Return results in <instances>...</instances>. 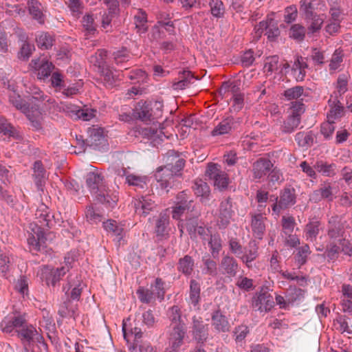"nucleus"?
Instances as JSON below:
<instances>
[{
    "label": "nucleus",
    "mask_w": 352,
    "mask_h": 352,
    "mask_svg": "<svg viewBox=\"0 0 352 352\" xmlns=\"http://www.w3.org/2000/svg\"><path fill=\"white\" fill-rule=\"evenodd\" d=\"M34 215L40 226L35 223L30 224L31 232L28 239L29 248L32 252H47V246L45 244L47 238L41 226L51 228L53 216L51 215L48 207L44 204H40Z\"/></svg>",
    "instance_id": "nucleus-1"
},
{
    "label": "nucleus",
    "mask_w": 352,
    "mask_h": 352,
    "mask_svg": "<svg viewBox=\"0 0 352 352\" xmlns=\"http://www.w3.org/2000/svg\"><path fill=\"white\" fill-rule=\"evenodd\" d=\"M169 157H174L177 158L175 164H167L164 166H160L157 168L154 177L161 189H165L166 192H168L170 189H174L179 187L181 182L178 181V177L181 176L180 171L184 167V159L179 157V153L175 151H170L168 153Z\"/></svg>",
    "instance_id": "nucleus-2"
},
{
    "label": "nucleus",
    "mask_w": 352,
    "mask_h": 352,
    "mask_svg": "<svg viewBox=\"0 0 352 352\" xmlns=\"http://www.w3.org/2000/svg\"><path fill=\"white\" fill-rule=\"evenodd\" d=\"M349 226L346 221H342V217L334 214L329 218L327 226V235L329 241L337 242L342 246V252L346 255L352 254V246L346 239V229Z\"/></svg>",
    "instance_id": "nucleus-3"
},
{
    "label": "nucleus",
    "mask_w": 352,
    "mask_h": 352,
    "mask_svg": "<svg viewBox=\"0 0 352 352\" xmlns=\"http://www.w3.org/2000/svg\"><path fill=\"white\" fill-rule=\"evenodd\" d=\"M86 185L89 189L90 192L94 195L100 203L109 204V206L113 207L116 204V199L109 201L108 199L109 195H106L107 187L104 184V177L100 173L90 172L87 174Z\"/></svg>",
    "instance_id": "nucleus-4"
},
{
    "label": "nucleus",
    "mask_w": 352,
    "mask_h": 352,
    "mask_svg": "<svg viewBox=\"0 0 352 352\" xmlns=\"http://www.w3.org/2000/svg\"><path fill=\"white\" fill-rule=\"evenodd\" d=\"M270 200L274 201L272 204V211L277 216L280 215V211L296 203V195L294 188H285L280 190L279 199L278 197L271 195Z\"/></svg>",
    "instance_id": "nucleus-5"
},
{
    "label": "nucleus",
    "mask_w": 352,
    "mask_h": 352,
    "mask_svg": "<svg viewBox=\"0 0 352 352\" xmlns=\"http://www.w3.org/2000/svg\"><path fill=\"white\" fill-rule=\"evenodd\" d=\"M175 204L171 211L172 219L178 220L186 211L193 208V199L188 190H183L176 195Z\"/></svg>",
    "instance_id": "nucleus-6"
},
{
    "label": "nucleus",
    "mask_w": 352,
    "mask_h": 352,
    "mask_svg": "<svg viewBox=\"0 0 352 352\" xmlns=\"http://www.w3.org/2000/svg\"><path fill=\"white\" fill-rule=\"evenodd\" d=\"M122 333L123 338L128 342L129 335H134L135 340L133 344L129 347L131 352H134L136 348L140 347V340L142 338V329L139 327V322H136L135 320L133 322H131L130 318L122 322Z\"/></svg>",
    "instance_id": "nucleus-7"
},
{
    "label": "nucleus",
    "mask_w": 352,
    "mask_h": 352,
    "mask_svg": "<svg viewBox=\"0 0 352 352\" xmlns=\"http://www.w3.org/2000/svg\"><path fill=\"white\" fill-rule=\"evenodd\" d=\"M69 272V267H60L54 269L50 266L45 265L41 267L39 271L40 278L46 283L47 285L55 286L56 283L60 280L66 273Z\"/></svg>",
    "instance_id": "nucleus-8"
},
{
    "label": "nucleus",
    "mask_w": 352,
    "mask_h": 352,
    "mask_svg": "<svg viewBox=\"0 0 352 352\" xmlns=\"http://www.w3.org/2000/svg\"><path fill=\"white\" fill-rule=\"evenodd\" d=\"M206 175L213 181L214 186L219 189H225L228 185V174L219 169L218 164L210 162L206 170Z\"/></svg>",
    "instance_id": "nucleus-9"
},
{
    "label": "nucleus",
    "mask_w": 352,
    "mask_h": 352,
    "mask_svg": "<svg viewBox=\"0 0 352 352\" xmlns=\"http://www.w3.org/2000/svg\"><path fill=\"white\" fill-rule=\"evenodd\" d=\"M154 198L153 195H143L135 198L132 203L134 204L135 213L144 217L148 216L149 212L153 211L157 206Z\"/></svg>",
    "instance_id": "nucleus-10"
},
{
    "label": "nucleus",
    "mask_w": 352,
    "mask_h": 352,
    "mask_svg": "<svg viewBox=\"0 0 352 352\" xmlns=\"http://www.w3.org/2000/svg\"><path fill=\"white\" fill-rule=\"evenodd\" d=\"M220 273L227 278H235L241 267L236 258L227 254L222 256L219 265Z\"/></svg>",
    "instance_id": "nucleus-11"
},
{
    "label": "nucleus",
    "mask_w": 352,
    "mask_h": 352,
    "mask_svg": "<svg viewBox=\"0 0 352 352\" xmlns=\"http://www.w3.org/2000/svg\"><path fill=\"white\" fill-rule=\"evenodd\" d=\"M234 214L232 210V199L228 197L221 201L219 207L218 226L219 228L225 229L230 223Z\"/></svg>",
    "instance_id": "nucleus-12"
},
{
    "label": "nucleus",
    "mask_w": 352,
    "mask_h": 352,
    "mask_svg": "<svg viewBox=\"0 0 352 352\" xmlns=\"http://www.w3.org/2000/svg\"><path fill=\"white\" fill-rule=\"evenodd\" d=\"M182 228H186L189 236L191 239L197 238V234L205 239L206 235V230L205 227L199 225L198 216L188 215L186 220L182 221V223L179 224Z\"/></svg>",
    "instance_id": "nucleus-13"
},
{
    "label": "nucleus",
    "mask_w": 352,
    "mask_h": 352,
    "mask_svg": "<svg viewBox=\"0 0 352 352\" xmlns=\"http://www.w3.org/2000/svg\"><path fill=\"white\" fill-rule=\"evenodd\" d=\"M22 113L25 114L26 118L28 119L33 131L38 132L43 131L44 113L38 105L34 104L33 106H31L30 109Z\"/></svg>",
    "instance_id": "nucleus-14"
},
{
    "label": "nucleus",
    "mask_w": 352,
    "mask_h": 352,
    "mask_svg": "<svg viewBox=\"0 0 352 352\" xmlns=\"http://www.w3.org/2000/svg\"><path fill=\"white\" fill-rule=\"evenodd\" d=\"M186 334V326H169L168 342L172 351L176 352L179 350L180 346L184 343V338Z\"/></svg>",
    "instance_id": "nucleus-15"
},
{
    "label": "nucleus",
    "mask_w": 352,
    "mask_h": 352,
    "mask_svg": "<svg viewBox=\"0 0 352 352\" xmlns=\"http://www.w3.org/2000/svg\"><path fill=\"white\" fill-rule=\"evenodd\" d=\"M333 199V187L329 182H324L320 184L318 189L313 191L309 195V200L315 204H318L322 200L331 202Z\"/></svg>",
    "instance_id": "nucleus-16"
},
{
    "label": "nucleus",
    "mask_w": 352,
    "mask_h": 352,
    "mask_svg": "<svg viewBox=\"0 0 352 352\" xmlns=\"http://www.w3.org/2000/svg\"><path fill=\"white\" fill-rule=\"evenodd\" d=\"M273 164L270 160L267 158H259L253 162L252 172L253 179L256 182H260L270 172Z\"/></svg>",
    "instance_id": "nucleus-17"
},
{
    "label": "nucleus",
    "mask_w": 352,
    "mask_h": 352,
    "mask_svg": "<svg viewBox=\"0 0 352 352\" xmlns=\"http://www.w3.org/2000/svg\"><path fill=\"white\" fill-rule=\"evenodd\" d=\"M29 66L36 72L37 78L40 80L48 78L54 69L52 63L44 58L31 60Z\"/></svg>",
    "instance_id": "nucleus-18"
},
{
    "label": "nucleus",
    "mask_w": 352,
    "mask_h": 352,
    "mask_svg": "<svg viewBox=\"0 0 352 352\" xmlns=\"http://www.w3.org/2000/svg\"><path fill=\"white\" fill-rule=\"evenodd\" d=\"M208 325L204 324L201 318H192V338L198 344H203L208 338Z\"/></svg>",
    "instance_id": "nucleus-19"
},
{
    "label": "nucleus",
    "mask_w": 352,
    "mask_h": 352,
    "mask_svg": "<svg viewBox=\"0 0 352 352\" xmlns=\"http://www.w3.org/2000/svg\"><path fill=\"white\" fill-rule=\"evenodd\" d=\"M274 307V300L267 292L260 293L252 301V307L256 311L268 312Z\"/></svg>",
    "instance_id": "nucleus-20"
},
{
    "label": "nucleus",
    "mask_w": 352,
    "mask_h": 352,
    "mask_svg": "<svg viewBox=\"0 0 352 352\" xmlns=\"http://www.w3.org/2000/svg\"><path fill=\"white\" fill-rule=\"evenodd\" d=\"M26 325V318L25 315H13L10 318H5L0 322V329L3 333H10L14 329L21 328Z\"/></svg>",
    "instance_id": "nucleus-21"
},
{
    "label": "nucleus",
    "mask_w": 352,
    "mask_h": 352,
    "mask_svg": "<svg viewBox=\"0 0 352 352\" xmlns=\"http://www.w3.org/2000/svg\"><path fill=\"white\" fill-rule=\"evenodd\" d=\"M211 324L218 333H227L230 330V324L222 311L217 309L211 314Z\"/></svg>",
    "instance_id": "nucleus-22"
},
{
    "label": "nucleus",
    "mask_w": 352,
    "mask_h": 352,
    "mask_svg": "<svg viewBox=\"0 0 352 352\" xmlns=\"http://www.w3.org/2000/svg\"><path fill=\"white\" fill-rule=\"evenodd\" d=\"M194 195L199 197L202 204H208L210 199V189L209 185L201 179H196L192 186Z\"/></svg>",
    "instance_id": "nucleus-23"
},
{
    "label": "nucleus",
    "mask_w": 352,
    "mask_h": 352,
    "mask_svg": "<svg viewBox=\"0 0 352 352\" xmlns=\"http://www.w3.org/2000/svg\"><path fill=\"white\" fill-rule=\"evenodd\" d=\"M196 80L197 77L191 71L184 70L179 72L177 80L172 82L171 88L176 91L182 90L188 87Z\"/></svg>",
    "instance_id": "nucleus-24"
},
{
    "label": "nucleus",
    "mask_w": 352,
    "mask_h": 352,
    "mask_svg": "<svg viewBox=\"0 0 352 352\" xmlns=\"http://www.w3.org/2000/svg\"><path fill=\"white\" fill-rule=\"evenodd\" d=\"M32 169L34 184L38 190H42L47 179V170L45 169L43 162L40 160L34 162Z\"/></svg>",
    "instance_id": "nucleus-25"
},
{
    "label": "nucleus",
    "mask_w": 352,
    "mask_h": 352,
    "mask_svg": "<svg viewBox=\"0 0 352 352\" xmlns=\"http://www.w3.org/2000/svg\"><path fill=\"white\" fill-rule=\"evenodd\" d=\"M257 30L261 34L265 31V35L270 41L275 40L280 34V30L272 19L259 22Z\"/></svg>",
    "instance_id": "nucleus-26"
},
{
    "label": "nucleus",
    "mask_w": 352,
    "mask_h": 352,
    "mask_svg": "<svg viewBox=\"0 0 352 352\" xmlns=\"http://www.w3.org/2000/svg\"><path fill=\"white\" fill-rule=\"evenodd\" d=\"M236 120L233 117L230 116L227 118H223L222 121L217 124L214 129L211 131V135L219 136L223 134L229 133L232 128L235 126Z\"/></svg>",
    "instance_id": "nucleus-27"
},
{
    "label": "nucleus",
    "mask_w": 352,
    "mask_h": 352,
    "mask_svg": "<svg viewBox=\"0 0 352 352\" xmlns=\"http://www.w3.org/2000/svg\"><path fill=\"white\" fill-rule=\"evenodd\" d=\"M266 219L267 218L263 216L262 213L252 214L250 226H252V232L255 236L259 239H262L265 230H266V226L264 223Z\"/></svg>",
    "instance_id": "nucleus-28"
},
{
    "label": "nucleus",
    "mask_w": 352,
    "mask_h": 352,
    "mask_svg": "<svg viewBox=\"0 0 352 352\" xmlns=\"http://www.w3.org/2000/svg\"><path fill=\"white\" fill-rule=\"evenodd\" d=\"M17 337L20 338L22 344L26 349L31 342L34 341V336L36 334V330L34 327L32 325H25L21 329L17 330Z\"/></svg>",
    "instance_id": "nucleus-29"
},
{
    "label": "nucleus",
    "mask_w": 352,
    "mask_h": 352,
    "mask_svg": "<svg viewBox=\"0 0 352 352\" xmlns=\"http://www.w3.org/2000/svg\"><path fill=\"white\" fill-rule=\"evenodd\" d=\"M258 246L256 245L254 241H250L248 245V248L245 249L244 253L237 256L241 258L242 263H245L246 267H251V263L258 258Z\"/></svg>",
    "instance_id": "nucleus-30"
},
{
    "label": "nucleus",
    "mask_w": 352,
    "mask_h": 352,
    "mask_svg": "<svg viewBox=\"0 0 352 352\" xmlns=\"http://www.w3.org/2000/svg\"><path fill=\"white\" fill-rule=\"evenodd\" d=\"M302 19H305L307 25V35H311L318 32L324 23L323 14H316Z\"/></svg>",
    "instance_id": "nucleus-31"
},
{
    "label": "nucleus",
    "mask_w": 352,
    "mask_h": 352,
    "mask_svg": "<svg viewBox=\"0 0 352 352\" xmlns=\"http://www.w3.org/2000/svg\"><path fill=\"white\" fill-rule=\"evenodd\" d=\"M122 174H118L126 176V182L128 185L135 186L139 189H144L147 185L148 177L146 176H140L132 173L127 174L125 168H122Z\"/></svg>",
    "instance_id": "nucleus-32"
},
{
    "label": "nucleus",
    "mask_w": 352,
    "mask_h": 352,
    "mask_svg": "<svg viewBox=\"0 0 352 352\" xmlns=\"http://www.w3.org/2000/svg\"><path fill=\"white\" fill-rule=\"evenodd\" d=\"M307 64L303 61L302 56H298L296 60H294L292 67V74L296 80L298 82H302L306 76V69Z\"/></svg>",
    "instance_id": "nucleus-33"
},
{
    "label": "nucleus",
    "mask_w": 352,
    "mask_h": 352,
    "mask_svg": "<svg viewBox=\"0 0 352 352\" xmlns=\"http://www.w3.org/2000/svg\"><path fill=\"white\" fill-rule=\"evenodd\" d=\"M194 259L190 255H185L179 258L177 263V270L186 277L192 274L194 270Z\"/></svg>",
    "instance_id": "nucleus-34"
},
{
    "label": "nucleus",
    "mask_w": 352,
    "mask_h": 352,
    "mask_svg": "<svg viewBox=\"0 0 352 352\" xmlns=\"http://www.w3.org/2000/svg\"><path fill=\"white\" fill-rule=\"evenodd\" d=\"M153 102H143L140 101L134 109V115L136 118L140 119L141 121L148 123V112L152 111Z\"/></svg>",
    "instance_id": "nucleus-35"
},
{
    "label": "nucleus",
    "mask_w": 352,
    "mask_h": 352,
    "mask_svg": "<svg viewBox=\"0 0 352 352\" xmlns=\"http://www.w3.org/2000/svg\"><path fill=\"white\" fill-rule=\"evenodd\" d=\"M250 333V329L248 325L241 324L234 327L232 330V338L234 339L236 344L242 346L245 344V338Z\"/></svg>",
    "instance_id": "nucleus-36"
},
{
    "label": "nucleus",
    "mask_w": 352,
    "mask_h": 352,
    "mask_svg": "<svg viewBox=\"0 0 352 352\" xmlns=\"http://www.w3.org/2000/svg\"><path fill=\"white\" fill-rule=\"evenodd\" d=\"M320 221L312 219L305 226V232L307 241H315L320 232Z\"/></svg>",
    "instance_id": "nucleus-37"
},
{
    "label": "nucleus",
    "mask_w": 352,
    "mask_h": 352,
    "mask_svg": "<svg viewBox=\"0 0 352 352\" xmlns=\"http://www.w3.org/2000/svg\"><path fill=\"white\" fill-rule=\"evenodd\" d=\"M78 307L76 305H74L69 299L66 300L60 307L58 310V314L61 318H75L77 316Z\"/></svg>",
    "instance_id": "nucleus-38"
},
{
    "label": "nucleus",
    "mask_w": 352,
    "mask_h": 352,
    "mask_svg": "<svg viewBox=\"0 0 352 352\" xmlns=\"http://www.w3.org/2000/svg\"><path fill=\"white\" fill-rule=\"evenodd\" d=\"M201 285L195 279H191L189 283V302L194 307H196L201 300Z\"/></svg>",
    "instance_id": "nucleus-39"
},
{
    "label": "nucleus",
    "mask_w": 352,
    "mask_h": 352,
    "mask_svg": "<svg viewBox=\"0 0 352 352\" xmlns=\"http://www.w3.org/2000/svg\"><path fill=\"white\" fill-rule=\"evenodd\" d=\"M36 43H37L38 47L47 50L51 49L55 39L54 36L48 32H41L36 36Z\"/></svg>",
    "instance_id": "nucleus-40"
},
{
    "label": "nucleus",
    "mask_w": 352,
    "mask_h": 352,
    "mask_svg": "<svg viewBox=\"0 0 352 352\" xmlns=\"http://www.w3.org/2000/svg\"><path fill=\"white\" fill-rule=\"evenodd\" d=\"M310 254L311 250L308 244H305L301 247L297 248L296 253L294 254V260H296L298 268H300L307 263V258Z\"/></svg>",
    "instance_id": "nucleus-41"
},
{
    "label": "nucleus",
    "mask_w": 352,
    "mask_h": 352,
    "mask_svg": "<svg viewBox=\"0 0 352 352\" xmlns=\"http://www.w3.org/2000/svg\"><path fill=\"white\" fill-rule=\"evenodd\" d=\"M330 107L329 112L327 115L329 120L338 119L341 118L344 111V107H342L340 101L337 99H329L328 101Z\"/></svg>",
    "instance_id": "nucleus-42"
},
{
    "label": "nucleus",
    "mask_w": 352,
    "mask_h": 352,
    "mask_svg": "<svg viewBox=\"0 0 352 352\" xmlns=\"http://www.w3.org/2000/svg\"><path fill=\"white\" fill-rule=\"evenodd\" d=\"M87 133L89 139L87 141L91 146H99L104 141V130L101 128H89Z\"/></svg>",
    "instance_id": "nucleus-43"
},
{
    "label": "nucleus",
    "mask_w": 352,
    "mask_h": 352,
    "mask_svg": "<svg viewBox=\"0 0 352 352\" xmlns=\"http://www.w3.org/2000/svg\"><path fill=\"white\" fill-rule=\"evenodd\" d=\"M12 265L11 255L8 252L0 253V276L8 278Z\"/></svg>",
    "instance_id": "nucleus-44"
},
{
    "label": "nucleus",
    "mask_w": 352,
    "mask_h": 352,
    "mask_svg": "<svg viewBox=\"0 0 352 352\" xmlns=\"http://www.w3.org/2000/svg\"><path fill=\"white\" fill-rule=\"evenodd\" d=\"M300 122L301 118H294L287 116V118H285L283 120V124H281L280 130L281 133L285 134L294 133V131L298 129Z\"/></svg>",
    "instance_id": "nucleus-45"
},
{
    "label": "nucleus",
    "mask_w": 352,
    "mask_h": 352,
    "mask_svg": "<svg viewBox=\"0 0 352 352\" xmlns=\"http://www.w3.org/2000/svg\"><path fill=\"white\" fill-rule=\"evenodd\" d=\"M169 225V217L167 214H160L156 220L155 233L157 237H165L168 234L167 227Z\"/></svg>",
    "instance_id": "nucleus-46"
},
{
    "label": "nucleus",
    "mask_w": 352,
    "mask_h": 352,
    "mask_svg": "<svg viewBox=\"0 0 352 352\" xmlns=\"http://www.w3.org/2000/svg\"><path fill=\"white\" fill-rule=\"evenodd\" d=\"M136 295H138L139 300L144 304H152L155 302V298H157L153 289L143 286L139 287L136 290Z\"/></svg>",
    "instance_id": "nucleus-47"
},
{
    "label": "nucleus",
    "mask_w": 352,
    "mask_h": 352,
    "mask_svg": "<svg viewBox=\"0 0 352 352\" xmlns=\"http://www.w3.org/2000/svg\"><path fill=\"white\" fill-rule=\"evenodd\" d=\"M296 141L302 148H309L314 143V134L311 131L298 132L296 135Z\"/></svg>",
    "instance_id": "nucleus-48"
},
{
    "label": "nucleus",
    "mask_w": 352,
    "mask_h": 352,
    "mask_svg": "<svg viewBox=\"0 0 352 352\" xmlns=\"http://www.w3.org/2000/svg\"><path fill=\"white\" fill-rule=\"evenodd\" d=\"M82 25L84 33L87 37H89L95 34L96 32V25L94 22V18L91 14H86L82 19Z\"/></svg>",
    "instance_id": "nucleus-49"
},
{
    "label": "nucleus",
    "mask_w": 352,
    "mask_h": 352,
    "mask_svg": "<svg viewBox=\"0 0 352 352\" xmlns=\"http://www.w3.org/2000/svg\"><path fill=\"white\" fill-rule=\"evenodd\" d=\"M181 316H182V312L181 311L180 307L179 306L174 305L170 307L168 311H167V316H168L169 320L170 322V326H185L184 322L181 318Z\"/></svg>",
    "instance_id": "nucleus-50"
},
{
    "label": "nucleus",
    "mask_w": 352,
    "mask_h": 352,
    "mask_svg": "<svg viewBox=\"0 0 352 352\" xmlns=\"http://www.w3.org/2000/svg\"><path fill=\"white\" fill-rule=\"evenodd\" d=\"M314 168L316 171L327 177H333L335 174L336 165L334 164H329L322 160L315 163Z\"/></svg>",
    "instance_id": "nucleus-51"
},
{
    "label": "nucleus",
    "mask_w": 352,
    "mask_h": 352,
    "mask_svg": "<svg viewBox=\"0 0 352 352\" xmlns=\"http://www.w3.org/2000/svg\"><path fill=\"white\" fill-rule=\"evenodd\" d=\"M29 12L32 15L33 19L40 24L44 23V15L40 10L41 3L36 0H28V2Z\"/></svg>",
    "instance_id": "nucleus-52"
},
{
    "label": "nucleus",
    "mask_w": 352,
    "mask_h": 352,
    "mask_svg": "<svg viewBox=\"0 0 352 352\" xmlns=\"http://www.w3.org/2000/svg\"><path fill=\"white\" fill-rule=\"evenodd\" d=\"M315 0H301L299 2V12L302 18L318 14L315 12Z\"/></svg>",
    "instance_id": "nucleus-53"
},
{
    "label": "nucleus",
    "mask_w": 352,
    "mask_h": 352,
    "mask_svg": "<svg viewBox=\"0 0 352 352\" xmlns=\"http://www.w3.org/2000/svg\"><path fill=\"white\" fill-rule=\"evenodd\" d=\"M304 296L302 289L297 288L295 286H289V289L286 290L285 296L287 299V302L294 305V303L302 300Z\"/></svg>",
    "instance_id": "nucleus-54"
},
{
    "label": "nucleus",
    "mask_w": 352,
    "mask_h": 352,
    "mask_svg": "<svg viewBox=\"0 0 352 352\" xmlns=\"http://www.w3.org/2000/svg\"><path fill=\"white\" fill-rule=\"evenodd\" d=\"M103 227L106 231L118 237V241L122 239L123 228L121 226L118 225L116 221L108 219L103 222Z\"/></svg>",
    "instance_id": "nucleus-55"
},
{
    "label": "nucleus",
    "mask_w": 352,
    "mask_h": 352,
    "mask_svg": "<svg viewBox=\"0 0 352 352\" xmlns=\"http://www.w3.org/2000/svg\"><path fill=\"white\" fill-rule=\"evenodd\" d=\"M9 102L11 103L13 107H16L17 110L21 111V113H24L31 108L29 102L21 98L20 96L14 93L9 96Z\"/></svg>",
    "instance_id": "nucleus-56"
},
{
    "label": "nucleus",
    "mask_w": 352,
    "mask_h": 352,
    "mask_svg": "<svg viewBox=\"0 0 352 352\" xmlns=\"http://www.w3.org/2000/svg\"><path fill=\"white\" fill-rule=\"evenodd\" d=\"M163 104L162 102L155 101L153 102L152 111L148 112V123L155 124L158 122V120L162 119L163 114Z\"/></svg>",
    "instance_id": "nucleus-57"
},
{
    "label": "nucleus",
    "mask_w": 352,
    "mask_h": 352,
    "mask_svg": "<svg viewBox=\"0 0 352 352\" xmlns=\"http://www.w3.org/2000/svg\"><path fill=\"white\" fill-rule=\"evenodd\" d=\"M280 65L279 64V57L277 55L268 56L264 62V72L272 74L279 70Z\"/></svg>",
    "instance_id": "nucleus-58"
},
{
    "label": "nucleus",
    "mask_w": 352,
    "mask_h": 352,
    "mask_svg": "<svg viewBox=\"0 0 352 352\" xmlns=\"http://www.w3.org/2000/svg\"><path fill=\"white\" fill-rule=\"evenodd\" d=\"M281 234L294 233V228L296 226V221L292 215L283 216L280 220Z\"/></svg>",
    "instance_id": "nucleus-59"
},
{
    "label": "nucleus",
    "mask_w": 352,
    "mask_h": 352,
    "mask_svg": "<svg viewBox=\"0 0 352 352\" xmlns=\"http://www.w3.org/2000/svg\"><path fill=\"white\" fill-rule=\"evenodd\" d=\"M153 292L155 293L156 297L160 301L164 300L166 290H165V281L160 278H156L153 283L150 285V289H153Z\"/></svg>",
    "instance_id": "nucleus-60"
},
{
    "label": "nucleus",
    "mask_w": 352,
    "mask_h": 352,
    "mask_svg": "<svg viewBox=\"0 0 352 352\" xmlns=\"http://www.w3.org/2000/svg\"><path fill=\"white\" fill-rule=\"evenodd\" d=\"M210 254L214 258L219 255L222 249V240L218 234H211L208 243Z\"/></svg>",
    "instance_id": "nucleus-61"
},
{
    "label": "nucleus",
    "mask_w": 352,
    "mask_h": 352,
    "mask_svg": "<svg viewBox=\"0 0 352 352\" xmlns=\"http://www.w3.org/2000/svg\"><path fill=\"white\" fill-rule=\"evenodd\" d=\"M0 133L3 135L17 138L19 137L16 130L9 123L3 116H0Z\"/></svg>",
    "instance_id": "nucleus-62"
},
{
    "label": "nucleus",
    "mask_w": 352,
    "mask_h": 352,
    "mask_svg": "<svg viewBox=\"0 0 352 352\" xmlns=\"http://www.w3.org/2000/svg\"><path fill=\"white\" fill-rule=\"evenodd\" d=\"M209 6L213 16L217 19L223 16L225 8L222 0H209Z\"/></svg>",
    "instance_id": "nucleus-63"
},
{
    "label": "nucleus",
    "mask_w": 352,
    "mask_h": 352,
    "mask_svg": "<svg viewBox=\"0 0 352 352\" xmlns=\"http://www.w3.org/2000/svg\"><path fill=\"white\" fill-rule=\"evenodd\" d=\"M341 252H342V247L338 246L336 242L330 241L329 245L325 249L324 256L328 261H336Z\"/></svg>",
    "instance_id": "nucleus-64"
}]
</instances>
